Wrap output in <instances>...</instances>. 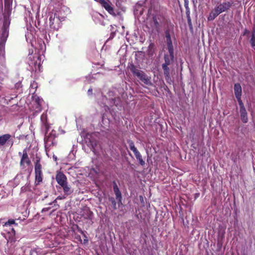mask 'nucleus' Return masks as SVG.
Here are the masks:
<instances>
[{"label":"nucleus","mask_w":255,"mask_h":255,"mask_svg":"<svg viewBox=\"0 0 255 255\" xmlns=\"http://www.w3.org/2000/svg\"><path fill=\"white\" fill-rule=\"evenodd\" d=\"M10 135L5 134L0 136V145H4L6 142L10 138Z\"/></svg>","instance_id":"6ab92c4d"},{"label":"nucleus","mask_w":255,"mask_h":255,"mask_svg":"<svg viewBox=\"0 0 255 255\" xmlns=\"http://www.w3.org/2000/svg\"><path fill=\"white\" fill-rule=\"evenodd\" d=\"M3 8L2 0H0V12H2Z\"/></svg>","instance_id":"c756f323"},{"label":"nucleus","mask_w":255,"mask_h":255,"mask_svg":"<svg viewBox=\"0 0 255 255\" xmlns=\"http://www.w3.org/2000/svg\"><path fill=\"white\" fill-rule=\"evenodd\" d=\"M129 147L130 149L133 151L134 154L139 152L135 147L134 143L132 141H130L129 142Z\"/></svg>","instance_id":"aec40b11"},{"label":"nucleus","mask_w":255,"mask_h":255,"mask_svg":"<svg viewBox=\"0 0 255 255\" xmlns=\"http://www.w3.org/2000/svg\"><path fill=\"white\" fill-rule=\"evenodd\" d=\"M101 5L104 7L109 13L113 14L114 13L113 8L111 6V3L108 0H100Z\"/></svg>","instance_id":"0eeeda50"},{"label":"nucleus","mask_w":255,"mask_h":255,"mask_svg":"<svg viewBox=\"0 0 255 255\" xmlns=\"http://www.w3.org/2000/svg\"><path fill=\"white\" fill-rule=\"evenodd\" d=\"M92 89H89L88 91V94L89 95H90L92 93Z\"/></svg>","instance_id":"473e14b6"},{"label":"nucleus","mask_w":255,"mask_h":255,"mask_svg":"<svg viewBox=\"0 0 255 255\" xmlns=\"http://www.w3.org/2000/svg\"><path fill=\"white\" fill-rule=\"evenodd\" d=\"M85 140L87 145L92 149L93 151L95 152V148L98 145L97 141L89 134L86 135Z\"/></svg>","instance_id":"423d86ee"},{"label":"nucleus","mask_w":255,"mask_h":255,"mask_svg":"<svg viewBox=\"0 0 255 255\" xmlns=\"http://www.w3.org/2000/svg\"><path fill=\"white\" fill-rule=\"evenodd\" d=\"M97 16H98V17H102V15H101V14H97Z\"/></svg>","instance_id":"c9c22d12"},{"label":"nucleus","mask_w":255,"mask_h":255,"mask_svg":"<svg viewBox=\"0 0 255 255\" xmlns=\"http://www.w3.org/2000/svg\"><path fill=\"white\" fill-rule=\"evenodd\" d=\"M63 188L65 195L68 196L73 193V190L68 183L61 186Z\"/></svg>","instance_id":"2eb2a0df"},{"label":"nucleus","mask_w":255,"mask_h":255,"mask_svg":"<svg viewBox=\"0 0 255 255\" xmlns=\"http://www.w3.org/2000/svg\"><path fill=\"white\" fill-rule=\"evenodd\" d=\"M40 103H41V101L40 100H39V101H38V105H40Z\"/></svg>","instance_id":"e433bc0d"},{"label":"nucleus","mask_w":255,"mask_h":255,"mask_svg":"<svg viewBox=\"0 0 255 255\" xmlns=\"http://www.w3.org/2000/svg\"><path fill=\"white\" fill-rule=\"evenodd\" d=\"M234 94L237 98H241L242 94V88L239 83H236L234 86Z\"/></svg>","instance_id":"9d476101"},{"label":"nucleus","mask_w":255,"mask_h":255,"mask_svg":"<svg viewBox=\"0 0 255 255\" xmlns=\"http://www.w3.org/2000/svg\"><path fill=\"white\" fill-rule=\"evenodd\" d=\"M35 179L38 182L42 181L41 165L39 160H37L35 164Z\"/></svg>","instance_id":"39448f33"},{"label":"nucleus","mask_w":255,"mask_h":255,"mask_svg":"<svg viewBox=\"0 0 255 255\" xmlns=\"http://www.w3.org/2000/svg\"><path fill=\"white\" fill-rule=\"evenodd\" d=\"M119 98H118L117 99H115L114 100V104L116 106H118V104H119Z\"/></svg>","instance_id":"7c9ffc66"},{"label":"nucleus","mask_w":255,"mask_h":255,"mask_svg":"<svg viewBox=\"0 0 255 255\" xmlns=\"http://www.w3.org/2000/svg\"><path fill=\"white\" fill-rule=\"evenodd\" d=\"M55 137L56 131L54 130H52L49 134L45 135L44 138V143L45 150L47 155H48V149L50 148L51 146L55 145L56 144Z\"/></svg>","instance_id":"f257e3e1"},{"label":"nucleus","mask_w":255,"mask_h":255,"mask_svg":"<svg viewBox=\"0 0 255 255\" xmlns=\"http://www.w3.org/2000/svg\"><path fill=\"white\" fill-rule=\"evenodd\" d=\"M154 22L156 26L158 24V23L156 19H154Z\"/></svg>","instance_id":"72a5a7b5"},{"label":"nucleus","mask_w":255,"mask_h":255,"mask_svg":"<svg viewBox=\"0 0 255 255\" xmlns=\"http://www.w3.org/2000/svg\"><path fill=\"white\" fill-rule=\"evenodd\" d=\"M250 43L252 47L255 50V35L253 33L252 37L250 40Z\"/></svg>","instance_id":"5701e85b"},{"label":"nucleus","mask_w":255,"mask_h":255,"mask_svg":"<svg viewBox=\"0 0 255 255\" xmlns=\"http://www.w3.org/2000/svg\"><path fill=\"white\" fill-rule=\"evenodd\" d=\"M12 231H13L14 233V232H15V231H14V229H12Z\"/></svg>","instance_id":"4c0bfd02"},{"label":"nucleus","mask_w":255,"mask_h":255,"mask_svg":"<svg viewBox=\"0 0 255 255\" xmlns=\"http://www.w3.org/2000/svg\"><path fill=\"white\" fill-rule=\"evenodd\" d=\"M169 55H165L164 56V59L165 64H170L171 62L173 61L174 58V52H173V49H172V52L170 51H168Z\"/></svg>","instance_id":"4468645a"},{"label":"nucleus","mask_w":255,"mask_h":255,"mask_svg":"<svg viewBox=\"0 0 255 255\" xmlns=\"http://www.w3.org/2000/svg\"><path fill=\"white\" fill-rule=\"evenodd\" d=\"M15 223V221L13 220H8L7 222L5 223V225H10L12 224H14Z\"/></svg>","instance_id":"c85d7f7f"},{"label":"nucleus","mask_w":255,"mask_h":255,"mask_svg":"<svg viewBox=\"0 0 255 255\" xmlns=\"http://www.w3.org/2000/svg\"><path fill=\"white\" fill-rule=\"evenodd\" d=\"M49 23L50 26L53 29H58L60 26V19L56 16V13H52L50 15Z\"/></svg>","instance_id":"7ed1b4c3"},{"label":"nucleus","mask_w":255,"mask_h":255,"mask_svg":"<svg viewBox=\"0 0 255 255\" xmlns=\"http://www.w3.org/2000/svg\"><path fill=\"white\" fill-rule=\"evenodd\" d=\"M154 47V44L153 43H151L149 44V46H148V54H150V55H152V52H151V50Z\"/></svg>","instance_id":"bb28decb"},{"label":"nucleus","mask_w":255,"mask_h":255,"mask_svg":"<svg viewBox=\"0 0 255 255\" xmlns=\"http://www.w3.org/2000/svg\"><path fill=\"white\" fill-rule=\"evenodd\" d=\"M169 64H166L164 63L163 64H162V68H163V69L164 70V74L167 75L168 74H169V68H168V67L167 66Z\"/></svg>","instance_id":"b1692460"},{"label":"nucleus","mask_w":255,"mask_h":255,"mask_svg":"<svg viewBox=\"0 0 255 255\" xmlns=\"http://www.w3.org/2000/svg\"><path fill=\"white\" fill-rule=\"evenodd\" d=\"M49 209V208H44L42 209V212H46Z\"/></svg>","instance_id":"2f4dec72"},{"label":"nucleus","mask_w":255,"mask_h":255,"mask_svg":"<svg viewBox=\"0 0 255 255\" xmlns=\"http://www.w3.org/2000/svg\"><path fill=\"white\" fill-rule=\"evenodd\" d=\"M112 204V205H113V208L114 209H117V206H116V202L114 199V198H111L110 199Z\"/></svg>","instance_id":"a878e982"},{"label":"nucleus","mask_w":255,"mask_h":255,"mask_svg":"<svg viewBox=\"0 0 255 255\" xmlns=\"http://www.w3.org/2000/svg\"><path fill=\"white\" fill-rule=\"evenodd\" d=\"M165 37H166V43H167L168 50L172 52V49H173V46L172 45L170 35L168 31H166Z\"/></svg>","instance_id":"9b49d317"},{"label":"nucleus","mask_w":255,"mask_h":255,"mask_svg":"<svg viewBox=\"0 0 255 255\" xmlns=\"http://www.w3.org/2000/svg\"><path fill=\"white\" fill-rule=\"evenodd\" d=\"M53 159H54L55 161H56L57 159V157L55 155H53Z\"/></svg>","instance_id":"f704fd0d"},{"label":"nucleus","mask_w":255,"mask_h":255,"mask_svg":"<svg viewBox=\"0 0 255 255\" xmlns=\"http://www.w3.org/2000/svg\"><path fill=\"white\" fill-rule=\"evenodd\" d=\"M20 165L22 168L31 165V161L28 157L26 149H24L23 151V154L21 158Z\"/></svg>","instance_id":"20e7f679"},{"label":"nucleus","mask_w":255,"mask_h":255,"mask_svg":"<svg viewBox=\"0 0 255 255\" xmlns=\"http://www.w3.org/2000/svg\"><path fill=\"white\" fill-rule=\"evenodd\" d=\"M56 180L57 183L61 186H63L64 184L67 183V177L62 173L59 172L57 174L56 176Z\"/></svg>","instance_id":"1a4fd4ad"},{"label":"nucleus","mask_w":255,"mask_h":255,"mask_svg":"<svg viewBox=\"0 0 255 255\" xmlns=\"http://www.w3.org/2000/svg\"><path fill=\"white\" fill-rule=\"evenodd\" d=\"M137 160L139 161V163L141 165H143L145 164L144 161L142 159V156L139 152L134 154Z\"/></svg>","instance_id":"412c9836"},{"label":"nucleus","mask_w":255,"mask_h":255,"mask_svg":"<svg viewBox=\"0 0 255 255\" xmlns=\"http://www.w3.org/2000/svg\"><path fill=\"white\" fill-rule=\"evenodd\" d=\"M41 58V56H39L37 57V60L36 61L35 63H33L31 61V62L29 63V65H31V67H33L32 65L33 64V67H32L33 70H35V71L37 70L40 71Z\"/></svg>","instance_id":"ddd939ff"},{"label":"nucleus","mask_w":255,"mask_h":255,"mask_svg":"<svg viewBox=\"0 0 255 255\" xmlns=\"http://www.w3.org/2000/svg\"><path fill=\"white\" fill-rule=\"evenodd\" d=\"M237 100L239 103L240 109L245 108L244 104L242 101L241 98H237Z\"/></svg>","instance_id":"393cba45"},{"label":"nucleus","mask_w":255,"mask_h":255,"mask_svg":"<svg viewBox=\"0 0 255 255\" xmlns=\"http://www.w3.org/2000/svg\"><path fill=\"white\" fill-rule=\"evenodd\" d=\"M114 191L116 196V198L119 200L120 203H121L122 195L121 193L117 186L115 183L114 186Z\"/></svg>","instance_id":"f3484780"},{"label":"nucleus","mask_w":255,"mask_h":255,"mask_svg":"<svg viewBox=\"0 0 255 255\" xmlns=\"http://www.w3.org/2000/svg\"><path fill=\"white\" fill-rule=\"evenodd\" d=\"M5 60L4 43L0 42V63H3Z\"/></svg>","instance_id":"f8f14e48"},{"label":"nucleus","mask_w":255,"mask_h":255,"mask_svg":"<svg viewBox=\"0 0 255 255\" xmlns=\"http://www.w3.org/2000/svg\"><path fill=\"white\" fill-rule=\"evenodd\" d=\"M130 69L132 73L139 78L144 83L148 84L150 82L149 79L142 71L136 69L133 66H132Z\"/></svg>","instance_id":"f03ea898"},{"label":"nucleus","mask_w":255,"mask_h":255,"mask_svg":"<svg viewBox=\"0 0 255 255\" xmlns=\"http://www.w3.org/2000/svg\"><path fill=\"white\" fill-rule=\"evenodd\" d=\"M231 6V4L230 2H225L222 3H220L215 8L216 9L219 13L220 14L221 13L229 9Z\"/></svg>","instance_id":"6e6552de"},{"label":"nucleus","mask_w":255,"mask_h":255,"mask_svg":"<svg viewBox=\"0 0 255 255\" xmlns=\"http://www.w3.org/2000/svg\"><path fill=\"white\" fill-rule=\"evenodd\" d=\"M240 112L241 114V118L242 121L244 123H246L248 122V119L247 116V112L246 111V109L244 108L240 109Z\"/></svg>","instance_id":"dca6fc26"},{"label":"nucleus","mask_w":255,"mask_h":255,"mask_svg":"<svg viewBox=\"0 0 255 255\" xmlns=\"http://www.w3.org/2000/svg\"><path fill=\"white\" fill-rule=\"evenodd\" d=\"M219 14V12L217 11L215 8L209 14L208 19L209 21L213 20Z\"/></svg>","instance_id":"a211bd4d"},{"label":"nucleus","mask_w":255,"mask_h":255,"mask_svg":"<svg viewBox=\"0 0 255 255\" xmlns=\"http://www.w3.org/2000/svg\"><path fill=\"white\" fill-rule=\"evenodd\" d=\"M38 43H39V50H40V51H39V52L41 53H43V52L45 50V44H44V42L42 41V40H40L38 42Z\"/></svg>","instance_id":"4be33fe9"},{"label":"nucleus","mask_w":255,"mask_h":255,"mask_svg":"<svg viewBox=\"0 0 255 255\" xmlns=\"http://www.w3.org/2000/svg\"><path fill=\"white\" fill-rule=\"evenodd\" d=\"M2 35H3V36H2L3 39L5 40V39L6 38V37L8 35V33H7L6 30H5V29L3 30Z\"/></svg>","instance_id":"cd10ccee"}]
</instances>
